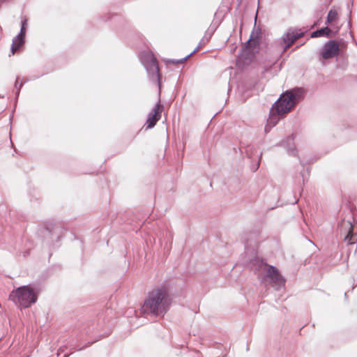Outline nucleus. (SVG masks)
Returning <instances> with one entry per match:
<instances>
[{
  "label": "nucleus",
  "mask_w": 357,
  "mask_h": 357,
  "mask_svg": "<svg viewBox=\"0 0 357 357\" xmlns=\"http://www.w3.org/2000/svg\"><path fill=\"white\" fill-rule=\"evenodd\" d=\"M172 298L167 287L158 286L149 292L141 307L142 313L152 317H163L169 310Z\"/></svg>",
  "instance_id": "obj_1"
},
{
  "label": "nucleus",
  "mask_w": 357,
  "mask_h": 357,
  "mask_svg": "<svg viewBox=\"0 0 357 357\" xmlns=\"http://www.w3.org/2000/svg\"><path fill=\"white\" fill-rule=\"evenodd\" d=\"M304 93L303 89L296 87L281 94L270 112L271 115L268 119V124L274 126L280 119L278 116L290 112L296 104L303 99Z\"/></svg>",
  "instance_id": "obj_2"
},
{
  "label": "nucleus",
  "mask_w": 357,
  "mask_h": 357,
  "mask_svg": "<svg viewBox=\"0 0 357 357\" xmlns=\"http://www.w3.org/2000/svg\"><path fill=\"white\" fill-rule=\"evenodd\" d=\"M257 262L259 275L263 283L271 284L277 290L284 286L285 280L275 267L267 264L262 260H257Z\"/></svg>",
  "instance_id": "obj_3"
},
{
  "label": "nucleus",
  "mask_w": 357,
  "mask_h": 357,
  "mask_svg": "<svg viewBox=\"0 0 357 357\" xmlns=\"http://www.w3.org/2000/svg\"><path fill=\"white\" fill-rule=\"evenodd\" d=\"M10 299L21 307L26 308L36 303L37 296L28 286H23L12 291Z\"/></svg>",
  "instance_id": "obj_4"
},
{
  "label": "nucleus",
  "mask_w": 357,
  "mask_h": 357,
  "mask_svg": "<svg viewBox=\"0 0 357 357\" xmlns=\"http://www.w3.org/2000/svg\"><path fill=\"white\" fill-rule=\"evenodd\" d=\"M140 61L146 68L148 76L152 82L160 86V75L158 61L151 52H142Z\"/></svg>",
  "instance_id": "obj_5"
},
{
  "label": "nucleus",
  "mask_w": 357,
  "mask_h": 357,
  "mask_svg": "<svg viewBox=\"0 0 357 357\" xmlns=\"http://www.w3.org/2000/svg\"><path fill=\"white\" fill-rule=\"evenodd\" d=\"M339 52L338 43L335 40H329L321 49L320 56L323 59L326 60L337 56Z\"/></svg>",
  "instance_id": "obj_6"
},
{
  "label": "nucleus",
  "mask_w": 357,
  "mask_h": 357,
  "mask_svg": "<svg viewBox=\"0 0 357 357\" xmlns=\"http://www.w3.org/2000/svg\"><path fill=\"white\" fill-rule=\"evenodd\" d=\"M27 26V21L26 20H24L21 23V29L20 31L13 39V43L10 47V52L12 54H14L15 52L20 49L24 43V37L26 34V30Z\"/></svg>",
  "instance_id": "obj_7"
},
{
  "label": "nucleus",
  "mask_w": 357,
  "mask_h": 357,
  "mask_svg": "<svg viewBox=\"0 0 357 357\" xmlns=\"http://www.w3.org/2000/svg\"><path fill=\"white\" fill-rule=\"evenodd\" d=\"M304 33L301 29H290L282 36V40L285 44L283 51H286L298 38L303 37Z\"/></svg>",
  "instance_id": "obj_8"
},
{
  "label": "nucleus",
  "mask_w": 357,
  "mask_h": 357,
  "mask_svg": "<svg viewBox=\"0 0 357 357\" xmlns=\"http://www.w3.org/2000/svg\"><path fill=\"white\" fill-rule=\"evenodd\" d=\"M162 110L163 105H162L160 102L158 101V102L155 105L154 108L148 115V118L145 124L147 129H151L155 126L156 123L160 119Z\"/></svg>",
  "instance_id": "obj_9"
},
{
  "label": "nucleus",
  "mask_w": 357,
  "mask_h": 357,
  "mask_svg": "<svg viewBox=\"0 0 357 357\" xmlns=\"http://www.w3.org/2000/svg\"><path fill=\"white\" fill-rule=\"evenodd\" d=\"M342 228L344 229V241L347 242L349 244H352L354 242L352 241V231H353V225L350 221H343L341 225Z\"/></svg>",
  "instance_id": "obj_10"
},
{
  "label": "nucleus",
  "mask_w": 357,
  "mask_h": 357,
  "mask_svg": "<svg viewBox=\"0 0 357 357\" xmlns=\"http://www.w3.org/2000/svg\"><path fill=\"white\" fill-rule=\"evenodd\" d=\"M331 29L328 27L322 28L321 29L313 31L311 33L312 38L320 37V36H328L331 33Z\"/></svg>",
  "instance_id": "obj_11"
},
{
  "label": "nucleus",
  "mask_w": 357,
  "mask_h": 357,
  "mask_svg": "<svg viewBox=\"0 0 357 357\" xmlns=\"http://www.w3.org/2000/svg\"><path fill=\"white\" fill-rule=\"evenodd\" d=\"M287 143V149L288 153L292 155H295L296 154V150L294 146V138L292 137H289Z\"/></svg>",
  "instance_id": "obj_12"
},
{
  "label": "nucleus",
  "mask_w": 357,
  "mask_h": 357,
  "mask_svg": "<svg viewBox=\"0 0 357 357\" xmlns=\"http://www.w3.org/2000/svg\"><path fill=\"white\" fill-rule=\"evenodd\" d=\"M337 19V13L335 10H331L327 16V22L331 23Z\"/></svg>",
  "instance_id": "obj_13"
},
{
  "label": "nucleus",
  "mask_w": 357,
  "mask_h": 357,
  "mask_svg": "<svg viewBox=\"0 0 357 357\" xmlns=\"http://www.w3.org/2000/svg\"><path fill=\"white\" fill-rule=\"evenodd\" d=\"M199 49V47H197L194 51H192L191 53H190L189 54H188L186 56H185L184 58L183 59H178V60H175V59H173L172 60V63L173 64H178V63H184L188 58H190V56H191L193 54H195Z\"/></svg>",
  "instance_id": "obj_14"
},
{
  "label": "nucleus",
  "mask_w": 357,
  "mask_h": 357,
  "mask_svg": "<svg viewBox=\"0 0 357 357\" xmlns=\"http://www.w3.org/2000/svg\"><path fill=\"white\" fill-rule=\"evenodd\" d=\"M253 33L251 34L250 38L248 40V41L246 43L245 48L248 49L251 44H253L254 45H256L258 43V41H256L253 38Z\"/></svg>",
  "instance_id": "obj_15"
},
{
  "label": "nucleus",
  "mask_w": 357,
  "mask_h": 357,
  "mask_svg": "<svg viewBox=\"0 0 357 357\" xmlns=\"http://www.w3.org/2000/svg\"><path fill=\"white\" fill-rule=\"evenodd\" d=\"M18 78L16 79V82H15V87L17 89V94L18 95L19 93H20V90L21 89L22 86H23V83H20L19 86H17V84H18Z\"/></svg>",
  "instance_id": "obj_16"
},
{
  "label": "nucleus",
  "mask_w": 357,
  "mask_h": 357,
  "mask_svg": "<svg viewBox=\"0 0 357 357\" xmlns=\"http://www.w3.org/2000/svg\"><path fill=\"white\" fill-rule=\"evenodd\" d=\"M259 162L257 163L256 168L255 169V171L257 170L259 168Z\"/></svg>",
  "instance_id": "obj_17"
},
{
  "label": "nucleus",
  "mask_w": 357,
  "mask_h": 357,
  "mask_svg": "<svg viewBox=\"0 0 357 357\" xmlns=\"http://www.w3.org/2000/svg\"><path fill=\"white\" fill-rule=\"evenodd\" d=\"M271 68V67H269V68H264V70H265V71H267V70H269V68Z\"/></svg>",
  "instance_id": "obj_18"
}]
</instances>
